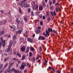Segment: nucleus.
Returning <instances> with one entry per match:
<instances>
[{
  "label": "nucleus",
  "mask_w": 73,
  "mask_h": 73,
  "mask_svg": "<svg viewBox=\"0 0 73 73\" xmlns=\"http://www.w3.org/2000/svg\"><path fill=\"white\" fill-rule=\"evenodd\" d=\"M31 15L32 16H35V14H34V13H33V11H31Z\"/></svg>",
  "instance_id": "nucleus-24"
},
{
  "label": "nucleus",
  "mask_w": 73,
  "mask_h": 73,
  "mask_svg": "<svg viewBox=\"0 0 73 73\" xmlns=\"http://www.w3.org/2000/svg\"><path fill=\"white\" fill-rule=\"evenodd\" d=\"M26 33V37H27L29 35V33L28 32V31H26V32H25Z\"/></svg>",
  "instance_id": "nucleus-18"
},
{
  "label": "nucleus",
  "mask_w": 73,
  "mask_h": 73,
  "mask_svg": "<svg viewBox=\"0 0 73 73\" xmlns=\"http://www.w3.org/2000/svg\"><path fill=\"white\" fill-rule=\"evenodd\" d=\"M13 64H14V62H13L12 63H10V65L9 66V67H10L11 68V66H12V65Z\"/></svg>",
  "instance_id": "nucleus-31"
},
{
  "label": "nucleus",
  "mask_w": 73,
  "mask_h": 73,
  "mask_svg": "<svg viewBox=\"0 0 73 73\" xmlns=\"http://www.w3.org/2000/svg\"><path fill=\"white\" fill-rule=\"evenodd\" d=\"M15 70H15V68H12L11 70V72H12V71H13V72H15Z\"/></svg>",
  "instance_id": "nucleus-36"
},
{
  "label": "nucleus",
  "mask_w": 73,
  "mask_h": 73,
  "mask_svg": "<svg viewBox=\"0 0 73 73\" xmlns=\"http://www.w3.org/2000/svg\"><path fill=\"white\" fill-rule=\"evenodd\" d=\"M42 24H43V22H40V24L41 25H42Z\"/></svg>",
  "instance_id": "nucleus-54"
},
{
  "label": "nucleus",
  "mask_w": 73,
  "mask_h": 73,
  "mask_svg": "<svg viewBox=\"0 0 73 73\" xmlns=\"http://www.w3.org/2000/svg\"><path fill=\"white\" fill-rule=\"evenodd\" d=\"M45 16H43L42 17V19L43 20H45Z\"/></svg>",
  "instance_id": "nucleus-61"
},
{
  "label": "nucleus",
  "mask_w": 73,
  "mask_h": 73,
  "mask_svg": "<svg viewBox=\"0 0 73 73\" xmlns=\"http://www.w3.org/2000/svg\"><path fill=\"white\" fill-rule=\"evenodd\" d=\"M44 40L45 39V37L44 36H40L39 37L38 40Z\"/></svg>",
  "instance_id": "nucleus-6"
},
{
  "label": "nucleus",
  "mask_w": 73,
  "mask_h": 73,
  "mask_svg": "<svg viewBox=\"0 0 73 73\" xmlns=\"http://www.w3.org/2000/svg\"><path fill=\"white\" fill-rule=\"evenodd\" d=\"M24 40V39H23L22 38H21L20 39V41L21 42H23Z\"/></svg>",
  "instance_id": "nucleus-33"
},
{
  "label": "nucleus",
  "mask_w": 73,
  "mask_h": 73,
  "mask_svg": "<svg viewBox=\"0 0 73 73\" xmlns=\"http://www.w3.org/2000/svg\"><path fill=\"white\" fill-rule=\"evenodd\" d=\"M50 13L51 15H52V16H53V13H52V12L50 11Z\"/></svg>",
  "instance_id": "nucleus-52"
},
{
  "label": "nucleus",
  "mask_w": 73,
  "mask_h": 73,
  "mask_svg": "<svg viewBox=\"0 0 73 73\" xmlns=\"http://www.w3.org/2000/svg\"><path fill=\"white\" fill-rule=\"evenodd\" d=\"M30 42H33V39H30V41H29Z\"/></svg>",
  "instance_id": "nucleus-47"
},
{
  "label": "nucleus",
  "mask_w": 73,
  "mask_h": 73,
  "mask_svg": "<svg viewBox=\"0 0 73 73\" xmlns=\"http://www.w3.org/2000/svg\"><path fill=\"white\" fill-rule=\"evenodd\" d=\"M46 34L45 33V32H44L43 33V34L45 36V37H47V36H49V33L51 32L52 33L53 32V30H52V28L49 27L48 30H46Z\"/></svg>",
  "instance_id": "nucleus-1"
},
{
  "label": "nucleus",
  "mask_w": 73,
  "mask_h": 73,
  "mask_svg": "<svg viewBox=\"0 0 73 73\" xmlns=\"http://www.w3.org/2000/svg\"><path fill=\"white\" fill-rule=\"evenodd\" d=\"M8 63H7L4 66V68H7V66H8Z\"/></svg>",
  "instance_id": "nucleus-26"
},
{
  "label": "nucleus",
  "mask_w": 73,
  "mask_h": 73,
  "mask_svg": "<svg viewBox=\"0 0 73 73\" xmlns=\"http://www.w3.org/2000/svg\"><path fill=\"white\" fill-rule=\"evenodd\" d=\"M56 5H59V3H56L55 4V6H56Z\"/></svg>",
  "instance_id": "nucleus-49"
},
{
  "label": "nucleus",
  "mask_w": 73,
  "mask_h": 73,
  "mask_svg": "<svg viewBox=\"0 0 73 73\" xmlns=\"http://www.w3.org/2000/svg\"><path fill=\"white\" fill-rule=\"evenodd\" d=\"M35 31L36 34H38L41 32V30L40 29H38L36 30H35Z\"/></svg>",
  "instance_id": "nucleus-8"
},
{
  "label": "nucleus",
  "mask_w": 73,
  "mask_h": 73,
  "mask_svg": "<svg viewBox=\"0 0 73 73\" xmlns=\"http://www.w3.org/2000/svg\"><path fill=\"white\" fill-rule=\"evenodd\" d=\"M19 13L20 15H21L22 13H23V12L21 11V8H19Z\"/></svg>",
  "instance_id": "nucleus-13"
},
{
  "label": "nucleus",
  "mask_w": 73,
  "mask_h": 73,
  "mask_svg": "<svg viewBox=\"0 0 73 73\" xmlns=\"http://www.w3.org/2000/svg\"><path fill=\"white\" fill-rule=\"evenodd\" d=\"M27 1V0H24L22 2L20 3V4L26 3Z\"/></svg>",
  "instance_id": "nucleus-23"
},
{
  "label": "nucleus",
  "mask_w": 73,
  "mask_h": 73,
  "mask_svg": "<svg viewBox=\"0 0 73 73\" xmlns=\"http://www.w3.org/2000/svg\"><path fill=\"white\" fill-rule=\"evenodd\" d=\"M2 15H3V13H4V11L3 10H1L0 11Z\"/></svg>",
  "instance_id": "nucleus-46"
},
{
  "label": "nucleus",
  "mask_w": 73,
  "mask_h": 73,
  "mask_svg": "<svg viewBox=\"0 0 73 73\" xmlns=\"http://www.w3.org/2000/svg\"><path fill=\"white\" fill-rule=\"evenodd\" d=\"M25 49H26V46H23L21 47V50L22 51V52H24L25 50Z\"/></svg>",
  "instance_id": "nucleus-5"
},
{
  "label": "nucleus",
  "mask_w": 73,
  "mask_h": 73,
  "mask_svg": "<svg viewBox=\"0 0 73 73\" xmlns=\"http://www.w3.org/2000/svg\"><path fill=\"white\" fill-rule=\"evenodd\" d=\"M56 33V31L53 30L52 33V35L54 36L55 33Z\"/></svg>",
  "instance_id": "nucleus-16"
},
{
  "label": "nucleus",
  "mask_w": 73,
  "mask_h": 73,
  "mask_svg": "<svg viewBox=\"0 0 73 73\" xmlns=\"http://www.w3.org/2000/svg\"><path fill=\"white\" fill-rule=\"evenodd\" d=\"M16 36L15 35L13 36V39H16Z\"/></svg>",
  "instance_id": "nucleus-42"
},
{
  "label": "nucleus",
  "mask_w": 73,
  "mask_h": 73,
  "mask_svg": "<svg viewBox=\"0 0 73 73\" xmlns=\"http://www.w3.org/2000/svg\"><path fill=\"white\" fill-rule=\"evenodd\" d=\"M42 17V14H40L39 15V17L40 19H41Z\"/></svg>",
  "instance_id": "nucleus-38"
},
{
  "label": "nucleus",
  "mask_w": 73,
  "mask_h": 73,
  "mask_svg": "<svg viewBox=\"0 0 73 73\" xmlns=\"http://www.w3.org/2000/svg\"><path fill=\"white\" fill-rule=\"evenodd\" d=\"M53 14H54V16H56V13L55 11H54Z\"/></svg>",
  "instance_id": "nucleus-48"
},
{
  "label": "nucleus",
  "mask_w": 73,
  "mask_h": 73,
  "mask_svg": "<svg viewBox=\"0 0 73 73\" xmlns=\"http://www.w3.org/2000/svg\"><path fill=\"white\" fill-rule=\"evenodd\" d=\"M46 16H48L49 15V12L46 11Z\"/></svg>",
  "instance_id": "nucleus-50"
},
{
  "label": "nucleus",
  "mask_w": 73,
  "mask_h": 73,
  "mask_svg": "<svg viewBox=\"0 0 73 73\" xmlns=\"http://www.w3.org/2000/svg\"><path fill=\"white\" fill-rule=\"evenodd\" d=\"M15 27H16L15 25L13 26V29H14V30H13L14 31H15Z\"/></svg>",
  "instance_id": "nucleus-58"
},
{
  "label": "nucleus",
  "mask_w": 73,
  "mask_h": 73,
  "mask_svg": "<svg viewBox=\"0 0 73 73\" xmlns=\"http://www.w3.org/2000/svg\"><path fill=\"white\" fill-rule=\"evenodd\" d=\"M17 4L19 5H20V6H21L23 8V7L25 8V7H29V5H27V2L21 4H20V2H18Z\"/></svg>",
  "instance_id": "nucleus-4"
},
{
  "label": "nucleus",
  "mask_w": 73,
  "mask_h": 73,
  "mask_svg": "<svg viewBox=\"0 0 73 73\" xmlns=\"http://www.w3.org/2000/svg\"><path fill=\"white\" fill-rule=\"evenodd\" d=\"M17 59H16L15 58H13V59H12V60L13 61H17Z\"/></svg>",
  "instance_id": "nucleus-37"
},
{
  "label": "nucleus",
  "mask_w": 73,
  "mask_h": 73,
  "mask_svg": "<svg viewBox=\"0 0 73 73\" xmlns=\"http://www.w3.org/2000/svg\"><path fill=\"white\" fill-rule=\"evenodd\" d=\"M18 56H19V57H21V54H19Z\"/></svg>",
  "instance_id": "nucleus-55"
},
{
  "label": "nucleus",
  "mask_w": 73,
  "mask_h": 73,
  "mask_svg": "<svg viewBox=\"0 0 73 73\" xmlns=\"http://www.w3.org/2000/svg\"><path fill=\"white\" fill-rule=\"evenodd\" d=\"M8 73V72H7V70H5L4 72V73Z\"/></svg>",
  "instance_id": "nucleus-63"
},
{
  "label": "nucleus",
  "mask_w": 73,
  "mask_h": 73,
  "mask_svg": "<svg viewBox=\"0 0 73 73\" xmlns=\"http://www.w3.org/2000/svg\"><path fill=\"white\" fill-rule=\"evenodd\" d=\"M16 22L17 24H19V23H20V20H19V19L17 18L16 19Z\"/></svg>",
  "instance_id": "nucleus-11"
},
{
  "label": "nucleus",
  "mask_w": 73,
  "mask_h": 73,
  "mask_svg": "<svg viewBox=\"0 0 73 73\" xmlns=\"http://www.w3.org/2000/svg\"><path fill=\"white\" fill-rule=\"evenodd\" d=\"M47 21H48V22H49V21H50V17H48L47 18Z\"/></svg>",
  "instance_id": "nucleus-41"
},
{
  "label": "nucleus",
  "mask_w": 73,
  "mask_h": 73,
  "mask_svg": "<svg viewBox=\"0 0 73 73\" xmlns=\"http://www.w3.org/2000/svg\"><path fill=\"white\" fill-rule=\"evenodd\" d=\"M33 55V54H32V52H30L29 53V57H32Z\"/></svg>",
  "instance_id": "nucleus-27"
},
{
  "label": "nucleus",
  "mask_w": 73,
  "mask_h": 73,
  "mask_svg": "<svg viewBox=\"0 0 73 73\" xmlns=\"http://www.w3.org/2000/svg\"><path fill=\"white\" fill-rule=\"evenodd\" d=\"M39 11H41L43 9V7H42V6H39Z\"/></svg>",
  "instance_id": "nucleus-17"
},
{
  "label": "nucleus",
  "mask_w": 73,
  "mask_h": 73,
  "mask_svg": "<svg viewBox=\"0 0 73 73\" xmlns=\"http://www.w3.org/2000/svg\"><path fill=\"white\" fill-rule=\"evenodd\" d=\"M56 0H52V2L53 4H54L56 3Z\"/></svg>",
  "instance_id": "nucleus-30"
},
{
  "label": "nucleus",
  "mask_w": 73,
  "mask_h": 73,
  "mask_svg": "<svg viewBox=\"0 0 73 73\" xmlns=\"http://www.w3.org/2000/svg\"><path fill=\"white\" fill-rule=\"evenodd\" d=\"M18 62V64H20V63L21 62V61L20 60H18V59L17 60Z\"/></svg>",
  "instance_id": "nucleus-43"
},
{
  "label": "nucleus",
  "mask_w": 73,
  "mask_h": 73,
  "mask_svg": "<svg viewBox=\"0 0 73 73\" xmlns=\"http://www.w3.org/2000/svg\"><path fill=\"white\" fill-rule=\"evenodd\" d=\"M48 68H49V69H50V70L52 69V68L51 67V66H49Z\"/></svg>",
  "instance_id": "nucleus-60"
},
{
  "label": "nucleus",
  "mask_w": 73,
  "mask_h": 73,
  "mask_svg": "<svg viewBox=\"0 0 73 73\" xmlns=\"http://www.w3.org/2000/svg\"><path fill=\"white\" fill-rule=\"evenodd\" d=\"M20 53H19V52L18 51L17 52V54H16L17 56Z\"/></svg>",
  "instance_id": "nucleus-51"
},
{
  "label": "nucleus",
  "mask_w": 73,
  "mask_h": 73,
  "mask_svg": "<svg viewBox=\"0 0 73 73\" xmlns=\"http://www.w3.org/2000/svg\"><path fill=\"white\" fill-rule=\"evenodd\" d=\"M0 44H3V48H4L5 46V40H3V37H1L0 38Z\"/></svg>",
  "instance_id": "nucleus-3"
},
{
  "label": "nucleus",
  "mask_w": 73,
  "mask_h": 73,
  "mask_svg": "<svg viewBox=\"0 0 73 73\" xmlns=\"http://www.w3.org/2000/svg\"><path fill=\"white\" fill-rule=\"evenodd\" d=\"M3 66V64H1L0 65V70L1 69Z\"/></svg>",
  "instance_id": "nucleus-28"
},
{
  "label": "nucleus",
  "mask_w": 73,
  "mask_h": 73,
  "mask_svg": "<svg viewBox=\"0 0 73 73\" xmlns=\"http://www.w3.org/2000/svg\"><path fill=\"white\" fill-rule=\"evenodd\" d=\"M28 11L29 13L31 12V9L30 8H28Z\"/></svg>",
  "instance_id": "nucleus-44"
},
{
  "label": "nucleus",
  "mask_w": 73,
  "mask_h": 73,
  "mask_svg": "<svg viewBox=\"0 0 73 73\" xmlns=\"http://www.w3.org/2000/svg\"><path fill=\"white\" fill-rule=\"evenodd\" d=\"M55 10L56 12H58V11H60V8L56 7Z\"/></svg>",
  "instance_id": "nucleus-10"
},
{
  "label": "nucleus",
  "mask_w": 73,
  "mask_h": 73,
  "mask_svg": "<svg viewBox=\"0 0 73 73\" xmlns=\"http://www.w3.org/2000/svg\"><path fill=\"white\" fill-rule=\"evenodd\" d=\"M26 56L25 55H23L22 57V58H21L22 60H24L25 59V57Z\"/></svg>",
  "instance_id": "nucleus-19"
},
{
  "label": "nucleus",
  "mask_w": 73,
  "mask_h": 73,
  "mask_svg": "<svg viewBox=\"0 0 73 73\" xmlns=\"http://www.w3.org/2000/svg\"><path fill=\"white\" fill-rule=\"evenodd\" d=\"M12 40H10L8 46V48L7 49L5 50V52H9L10 51V48H11V47L12 45Z\"/></svg>",
  "instance_id": "nucleus-2"
},
{
  "label": "nucleus",
  "mask_w": 73,
  "mask_h": 73,
  "mask_svg": "<svg viewBox=\"0 0 73 73\" xmlns=\"http://www.w3.org/2000/svg\"><path fill=\"white\" fill-rule=\"evenodd\" d=\"M7 20H5V21H4L2 22V24H3V25H4V24H6V23H7Z\"/></svg>",
  "instance_id": "nucleus-21"
},
{
  "label": "nucleus",
  "mask_w": 73,
  "mask_h": 73,
  "mask_svg": "<svg viewBox=\"0 0 73 73\" xmlns=\"http://www.w3.org/2000/svg\"><path fill=\"white\" fill-rule=\"evenodd\" d=\"M43 64L44 66H45L46 65H47V63L46 62H43Z\"/></svg>",
  "instance_id": "nucleus-39"
},
{
  "label": "nucleus",
  "mask_w": 73,
  "mask_h": 73,
  "mask_svg": "<svg viewBox=\"0 0 73 73\" xmlns=\"http://www.w3.org/2000/svg\"><path fill=\"white\" fill-rule=\"evenodd\" d=\"M29 47H27L26 51L25 52V53H28L29 51Z\"/></svg>",
  "instance_id": "nucleus-15"
},
{
  "label": "nucleus",
  "mask_w": 73,
  "mask_h": 73,
  "mask_svg": "<svg viewBox=\"0 0 73 73\" xmlns=\"http://www.w3.org/2000/svg\"><path fill=\"white\" fill-rule=\"evenodd\" d=\"M39 54H38L37 58H36V60H37L38 58H39Z\"/></svg>",
  "instance_id": "nucleus-57"
},
{
  "label": "nucleus",
  "mask_w": 73,
  "mask_h": 73,
  "mask_svg": "<svg viewBox=\"0 0 73 73\" xmlns=\"http://www.w3.org/2000/svg\"><path fill=\"white\" fill-rule=\"evenodd\" d=\"M20 69L21 70L24 69V66L21 65L20 67Z\"/></svg>",
  "instance_id": "nucleus-25"
},
{
  "label": "nucleus",
  "mask_w": 73,
  "mask_h": 73,
  "mask_svg": "<svg viewBox=\"0 0 73 73\" xmlns=\"http://www.w3.org/2000/svg\"><path fill=\"white\" fill-rule=\"evenodd\" d=\"M26 65V64H25V63L24 62H23V63H22V65H21L25 67V66Z\"/></svg>",
  "instance_id": "nucleus-29"
},
{
  "label": "nucleus",
  "mask_w": 73,
  "mask_h": 73,
  "mask_svg": "<svg viewBox=\"0 0 73 73\" xmlns=\"http://www.w3.org/2000/svg\"><path fill=\"white\" fill-rule=\"evenodd\" d=\"M8 59H9V58L8 57H7V58H5L4 59V62H5L6 61H7V60H8Z\"/></svg>",
  "instance_id": "nucleus-20"
},
{
  "label": "nucleus",
  "mask_w": 73,
  "mask_h": 73,
  "mask_svg": "<svg viewBox=\"0 0 73 73\" xmlns=\"http://www.w3.org/2000/svg\"><path fill=\"white\" fill-rule=\"evenodd\" d=\"M21 32H22V31L20 30H18V31H16L15 33L16 35H17L18 34H19V35L21 34Z\"/></svg>",
  "instance_id": "nucleus-7"
},
{
  "label": "nucleus",
  "mask_w": 73,
  "mask_h": 73,
  "mask_svg": "<svg viewBox=\"0 0 73 73\" xmlns=\"http://www.w3.org/2000/svg\"><path fill=\"white\" fill-rule=\"evenodd\" d=\"M39 49L40 50V52H41V50H42V49H41V47L40 46H39Z\"/></svg>",
  "instance_id": "nucleus-53"
},
{
  "label": "nucleus",
  "mask_w": 73,
  "mask_h": 73,
  "mask_svg": "<svg viewBox=\"0 0 73 73\" xmlns=\"http://www.w3.org/2000/svg\"><path fill=\"white\" fill-rule=\"evenodd\" d=\"M38 5H36V7H35L36 9H38Z\"/></svg>",
  "instance_id": "nucleus-45"
},
{
  "label": "nucleus",
  "mask_w": 73,
  "mask_h": 73,
  "mask_svg": "<svg viewBox=\"0 0 73 73\" xmlns=\"http://www.w3.org/2000/svg\"><path fill=\"white\" fill-rule=\"evenodd\" d=\"M42 3L43 5V7H44V8H45V7H46V4H45V1H43Z\"/></svg>",
  "instance_id": "nucleus-14"
},
{
  "label": "nucleus",
  "mask_w": 73,
  "mask_h": 73,
  "mask_svg": "<svg viewBox=\"0 0 73 73\" xmlns=\"http://www.w3.org/2000/svg\"><path fill=\"white\" fill-rule=\"evenodd\" d=\"M48 3H49V4L50 6H51V5H52V1H50H50H49L48 2Z\"/></svg>",
  "instance_id": "nucleus-34"
},
{
  "label": "nucleus",
  "mask_w": 73,
  "mask_h": 73,
  "mask_svg": "<svg viewBox=\"0 0 73 73\" xmlns=\"http://www.w3.org/2000/svg\"><path fill=\"white\" fill-rule=\"evenodd\" d=\"M14 72L15 73H19V70H16Z\"/></svg>",
  "instance_id": "nucleus-40"
},
{
  "label": "nucleus",
  "mask_w": 73,
  "mask_h": 73,
  "mask_svg": "<svg viewBox=\"0 0 73 73\" xmlns=\"http://www.w3.org/2000/svg\"><path fill=\"white\" fill-rule=\"evenodd\" d=\"M57 72L58 73H61V72L59 70L57 71Z\"/></svg>",
  "instance_id": "nucleus-62"
},
{
  "label": "nucleus",
  "mask_w": 73,
  "mask_h": 73,
  "mask_svg": "<svg viewBox=\"0 0 73 73\" xmlns=\"http://www.w3.org/2000/svg\"><path fill=\"white\" fill-rule=\"evenodd\" d=\"M4 68V67L3 68H2L1 70H2V72H3V71H4V68Z\"/></svg>",
  "instance_id": "nucleus-59"
},
{
  "label": "nucleus",
  "mask_w": 73,
  "mask_h": 73,
  "mask_svg": "<svg viewBox=\"0 0 73 73\" xmlns=\"http://www.w3.org/2000/svg\"><path fill=\"white\" fill-rule=\"evenodd\" d=\"M30 39H31V38H27L28 41H30Z\"/></svg>",
  "instance_id": "nucleus-56"
},
{
  "label": "nucleus",
  "mask_w": 73,
  "mask_h": 73,
  "mask_svg": "<svg viewBox=\"0 0 73 73\" xmlns=\"http://www.w3.org/2000/svg\"><path fill=\"white\" fill-rule=\"evenodd\" d=\"M33 62H35V60H36V59L34 57H33Z\"/></svg>",
  "instance_id": "nucleus-35"
},
{
  "label": "nucleus",
  "mask_w": 73,
  "mask_h": 73,
  "mask_svg": "<svg viewBox=\"0 0 73 73\" xmlns=\"http://www.w3.org/2000/svg\"><path fill=\"white\" fill-rule=\"evenodd\" d=\"M24 20L25 21H28V19H27V17L25 16L24 17Z\"/></svg>",
  "instance_id": "nucleus-22"
},
{
  "label": "nucleus",
  "mask_w": 73,
  "mask_h": 73,
  "mask_svg": "<svg viewBox=\"0 0 73 73\" xmlns=\"http://www.w3.org/2000/svg\"><path fill=\"white\" fill-rule=\"evenodd\" d=\"M30 49L32 51H34V50H35V48L32 47H31V48H30Z\"/></svg>",
  "instance_id": "nucleus-32"
},
{
  "label": "nucleus",
  "mask_w": 73,
  "mask_h": 73,
  "mask_svg": "<svg viewBox=\"0 0 73 73\" xmlns=\"http://www.w3.org/2000/svg\"><path fill=\"white\" fill-rule=\"evenodd\" d=\"M7 37L8 38H10L11 37V35H9Z\"/></svg>",
  "instance_id": "nucleus-64"
},
{
  "label": "nucleus",
  "mask_w": 73,
  "mask_h": 73,
  "mask_svg": "<svg viewBox=\"0 0 73 73\" xmlns=\"http://www.w3.org/2000/svg\"><path fill=\"white\" fill-rule=\"evenodd\" d=\"M5 33V31L4 30H3L0 32V36L3 35V34Z\"/></svg>",
  "instance_id": "nucleus-12"
},
{
  "label": "nucleus",
  "mask_w": 73,
  "mask_h": 73,
  "mask_svg": "<svg viewBox=\"0 0 73 73\" xmlns=\"http://www.w3.org/2000/svg\"><path fill=\"white\" fill-rule=\"evenodd\" d=\"M11 67L9 66L7 69V72L9 73H11Z\"/></svg>",
  "instance_id": "nucleus-9"
}]
</instances>
